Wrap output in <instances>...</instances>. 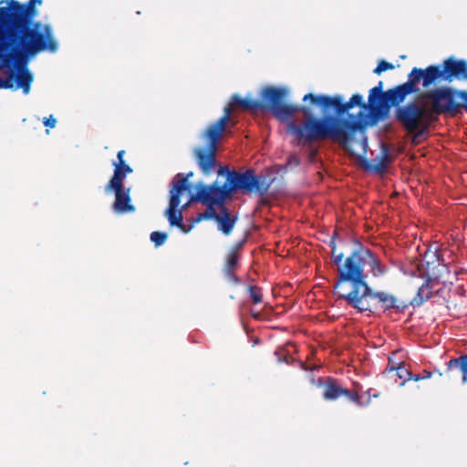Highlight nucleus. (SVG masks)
<instances>
[{
    "label": "nucleus",
    "instance_id": "obj_1",
    "mask_svg": "<svg viewBox=\"0 0 467 467\" xmlns=\"http://www.w3.org/2000/svg\"><path fill=\"white\" fill-rule=\"evenodd\" d=\"M11 13L3 16L8 20L0 27V70L9 68L19 53L31 56L42 51L55 52L57 44L49 25L33 23L26 10L16 5Z\"/></svg>",
    "mask_w": 467,
    "mask_h": 467
},
{
    "label": "nucleus",
    "instance_id": "obj_2",
    "mask_svg": "<svg viewBox=\"0 0 467 467\" xmlns=\"http://www.w3.org/2000/svg\"><path fill=\"white\" fill-rule=\"evenodd\" d=\"M365 265H368L373 276H381L388 272V267L382 264L369 249L360 247L348 256L344 264L338 267V282L335 289H339L343 283H349L351 290L369 286L366 281Z\"/></svg>",
    "mask_w": 467,
    "mask_h": 467
},
{
    "label": "nucleus",
    "instance_id": "obj_3",
    "mask_svg": "<svg viewBox=\"0 0 467 467\" xmlns=\"http://www.w3.org/2000/svg\"><path fill=\"white\" fill-rule=\"evenodd\" d=\"M184 193H189L187 178H184L183 173H178L171 182L169 194V205L164 212V215L171 227H178L182 233L188 234L195 224L202 220L213 219L216 221L220 213H216L213 208L214 205H207L208 207L204 213H198L191 220L189 225L184 224L182 211L185 209H182V204Z\"/></svg>",
    "mask_w": 467,
    "mask_h": 467
},
{
    "label": "nucleus",
    "instance_id": "obj_4",
    "mask_svg": "<svg viewBox=\"0 0 467 467\" xmlns=\"http://www.w3.org/2000/svg\"><path fill=\"white\" fill-rule=\"evenodd\" d=\"M344 120L333 116L321 119L311 117L306 119L302 125L289 122L286 131L295 135L296 139L304 140L305 143L327 138L337 140V137L343 136L341 127Z\"/></svg>",
    "mask_w": 467,
    "mask_h": 467
},
{
    "label": "nucleus",
    "instance_id": "obj_5",
    "mask_svg": "<svg viewBox=\"0 0 467 467\" xmlns=\"http://www.w3.org/2000/svg\"><path fill=\"white\" fill-rule=\"evenodd\" d=\"M289 95V88L286 87L273 88L267 87L261 92L262 103L254 99H244V109H254L260 107L268 109L272 113L281 120H286L294 116L299 109L306 116L310 113V109L306 107H299L294 104L285 103V99Z\"/></svg>",
    "mask_w": 467,
    "mask_h": 467
},
{
    "label": "nucleus",
    "instance_id": "obj_6",
    "mask_svg": "<svg viewBox=\"0 0 467 467\" xmlns=\"http://www.w3.org/2000/svg\"><path fill=\"white\" fill-rule=\"evenodd\" d=\"M125 150H121L117 154V160L113 161L114 172L112 178L105 186L106 193H114L115 201L112 204V210L117 214H124L135 211L131 204L130 190L124 187L123 181L128 174L132 172V169L128 165L123 157Z\"/></svg>",
    "mask_w": 467,
    "mask_h": 467
},
{
    "label": "nucleus",
    "instance_id": "obj_7",
    "mask_svg": "<svg viewBox=\"0 0 467 467\" xmlns=\"http://www.w3.org/2000/svg\"><path fill=\"white\" fill-rule=\"evenodd\" d=\"M231 109L224 108V114L213 124L210 125L202 134V139L208 142L206 148H196L194 154L197 163L204 174L212 173L215 169V153L217 143L230 120Z\"/></svg>",
    "mask_w": 467,
    "mask_h": 467
},
{
    "label": "nucleus",
    "instance_id": "obj_8",
    "mask_svg": "<svg viewBox=\"0 0 467 467\" xmlns=\"http://www.w3.org/2000/svg\"><path fill=\"white\" fill-rule=\"evenodd\" d=\"M395 118L408 132L413 134L412 142L418 144L429 130L432 113L424 106L410 102L397 107Z\"/></svg>",
    "mask_w": 467,
    "mask_h": 467
},
{
    "label": "nucleus",
    "instance_id": "obj_9",
    "mask_svg": "<svg viewBox=\"0 0 467 467\" xmlns=\"http://www.w3.org/2000/svg\"><path fill=\"white\" fill-rule=\"evenodd\" d=\"M338 296L360 312L372 311L377 306L386 311L395 307L397 303V298L393 295L375 292L369 286L350 290L347 294H339Z\"/></svg>",
    "mask_w": 467,
    "mask_h": 467
},
{
    "label": "nucleus",
    "instance_id": "obj_10",
    "mask_svg": "<svg viewBox=\"0 0 467 467\" xmlns=\"http://www.w3.org/2000/svg\"><path fill=\"white\" fill-rule=\"evenodd\" d=\"M368 123V117L360 112L354 120H344L342 123L343 136L337 137L339 142L348 151L358 158H364L368 151V139L365 134V126Z\"/></svg>",
    "mask_w": 467,
    "mask_h": 467
},
{
    "label": "nucleus",
    "instance_id": "obj_11",
    "mask_svg": "<svg viewBox=\"0 0 467 467\" xmlns=\"http://www.w3.org/2000/svg\"><path fill=\"white\" fill-rule=\"evenodd\" d=\"M417 90L414 80L410 78L407 82L386 92H382V82L379 81L378 86L370 89L368 103L373 111L379 112L388 103L398 106L405 100L407 96L415 93Z\"/></svg>",
    "mask_w": 467,
    "mask_h": 467
},
{
    "label": "nucleus",
    "instance_id": "obj_12",
    "mask_svg": "<svg viewBox=\"0 0 467 467\" xmlns=\"http://www.w3.org/2000/svg\"><path fill=\"white\" fill-rule=\"evenodd\" d=\"M307 100H311L312 103L321 106L324 109V111L333 109L337 112V115H343L348 112L355 106H359V111L357 116L349 115V119L348 120L357 119L360 112H364L368 117V108H370L369 104L366 105L363 103V97L360 94L353 95L348 102H343V99L341 96H334L328 97L326 95H313L311 93L306 94L303 98V101L306 102ZM374 112L372 109H370Z\"/></svg>",
    "mask_w": 467,
    "mask_h": 467
},
{
    "label": "nucleus",
    "instance_id": "obj_13",
    "mask_svg": "<svg viewBox=\"0 0 467 467\" xmlns=\"http://www.w3.org/2000/svg\"><path fill=\"white\" fill-rule=\"evenodd\" d=\"M192 176V172H189L184 178H187V185L189 186V193H184L186 202L182 203V209H187L191 203L199 201L205 205H218L223 206L225 200L231 194L228 191V185L225 182L223 185L219 186L217 182L212 185L200 184L197 193L192 192V185L189 182V177Z\"/></svg>",
    "mask_w": 467,
    "mask_h": 467
},
{
    "label": "nucleus",
    "instance_id": "obj_14",
    "mask_svg": "<svg viewBox=\"0 0 467 467\" xmlns=\"http://www.w3.org/2000/svg\"><path fill=\"white\" fill-rule=\"evenodd\" d=\"M218 174L226 176L228 191L231 193L236 190H241L244 192H258L265 193L268 189V185H264L263 179L255 176L251 170L244 172H236L230 171L226 167H220Z\"/></svg>",
    "mask_w": 467,
    "mask_h": 467
},
{
    "label": "nucleus",
    "instance_id": "obj_15",
    "mask_svg": "<svg viewBox=\"0 0 467 467\" xmlns=\"http://www.w3.org/2000/svg\"><path fill=\"white\" fill-rule=\"evenodd\" d=\"M425 97L432 101L431 113L456 111L460 107L458 98L461 97V94L449 88L435 89L428 92Z\"/></svg>",
    "mask_w": 467,
    "mask_h": 467
},
{
    "label": "nucleus",
    "instance_id": "obj_16",
    "mask_svg": "<svg viewBox=\"0 0 467 467\" xmlns=\"http://www.w3.org/2000/svg\"><path fill=\"white\" fill-rule=\"evenodd\" d=\"M409 78L414 80L416 87L419 81L421 79L422 86L424 88H429L431 85L435 83L436 80H443V73L442 69L439 66H429L425 69L413 67L411 72L409 74Z\"/></svg>",
    "mask_w": 467,
    "mask_h": 467
},
{
    "label": "nucleus",
    "instance_id": "obj_17",
    "mask_svg": "<svg viewBox=\"0 0 467 467\" xmlns=\"http://www.w3.org/2000/svg\"><path fill=\"white\" fill-rule=\"evenodd\" d=\"M443 80L451 81L452 78L467 79V64L463 60L446 59L442 67Z\"/></svg>",
    "mask_w": 467,
    "mask_h": 467
},
{
    "label": "nucleus",
    "instance_id": "obj_18",
    "mask_svg": "<svg viewBox=\"0 0 467 467\" xmlns=\"http://www.w3.org/2000/svg\"><path fill=\"white\" fill-rule=\"evenodd\" d=\"M36 0H29L26 5L19 3L18 1H11L7 6H2L0 7V27L8 26L9 22L8 20L3 19V16H7L10 14L11 10L15 8L16 5L20 6L22 9L26 10L27 13V16L30 17V21H33V18L35 16L36 11L34 9Z\"/></svg>",
    "mask_w": 467,
    "mask_h": 467
},
{
    "label": "nucleus",
    "instance_id": "obj_19",
    "mask_svg": "<svg viewBox=\"0 0 467 467\" xmlns=\"http://www.w3.org/2000/svg\"><path fill=\"white\" fill-rule=\"evenodd\" d=\"M33 78L25 63L16 66V88H22L24 94H28Z\"/></svg>",
    "mask_w": 467,
    "mask_h": 467
},
{
    "label": "nucleus",
    "instance_id": "obj_20",
    "mask_svg": "<svg viewBox=\"0 0 467 467\" xmlns=\"http://www.w3.org/2000/svg\"><path fill=\"white\" fill-rule=\"evenodd\" d=\"M237 216H231L227 209L223 206L221 213L216 219L218 230L221 231L224 235H229L237 222Z\"/></svg>",
    "mask_w": 467,
    "mask_h": 467
},
{
    "label": "nucleus",
    "instance_id": "obj_21",
    "mask_svg": "<svg viewBox=\"0 0 467 467\" xmlns=\"http://www.w3.org/2000/svg\"><path fill=\"white\" fill-rule=\"evenodd\" d=\"M342 395L348 396L354 401L358 400V399L357 394H350L348 389H342L335 383H329L327 385L324 392V398L326 400H336Z\"/></svg>",
    "mask_w": 467,
    "mask_h": 467
},
{
    "label": "nucleus",
    "instance_id": "obj_22",
    "mask_svg": "<svg viewBox=\"0 0 467 467\" xmlns=\"http://www.w3.org/2000/svg\"><path fill=\"white\" fill-rule=\"evenodd\" d=\"M432 295V289L430 285V280H426L418 289L417 296L412 300V305L420 306L427 301Z\"/></svg>",
    "mask_w": 467,
    "mask_h": 467
},
{
    "label": "nucleus",
    "instance_id": "obj_23",
    "mask_svg": "<svg viewBox=\"0 0 467 467\" xmlns=\"http://www.w3.org/2000/svg\"><path fill=\"white\" fill-rule=\"evenodd\" d=\"M459 367L462 372V383L467 382V355L461 356L458 358L451 359L448 362V368L452 369L453 368Z\"/></svg>",
    "mask_w": 467,
    "mask_h": 467
},
{
    "label": "nucleus",
    "instance_id": "obj_24",
    "mask_svg": "<svg viewBox=\"0 0 467 467\" xmlns=\"http://www.w3.org/2000/svg\"><path fill=\"white\" fill-rule=\"evenodd\" d=\"M150 241L154 243L155 246L158 247L162 245L166 242L168 234L164 232H152L150 234Z\"/></svg>",
    "mask_w": 467,
    "mask_h": 467
},
{
    "label": "nucleus",
    "instance_id": "obj_25",
    "mask_svg": "<svg viewBox=\"0 0 467 467\" xmlns=\"http://www.w3.org/2000/svg\"><path fill=\"white\" fill-rule=\"evenodd\" d=\"M330 245L332 247V261L337 265L338 268L339 265L344 264V254L342 252H337L334 240H331Z\"/></svg>",
    "mask_w": 467,
    "mask_h": 467
},
{
    "label": "nucleus",
    "instance_id": "obj_26",
    "mask_svg": "<svg viewBox=\"0 0 467 467\" xmlns=\"http://www.w3.org/2000/svg\"><path fill=\"white\" fill-rule=\"evenodd\" d=\"M238 255L235 252L232 251L227 256L226 271L231 272L237 265Z\"/></svg>",
    "mask_w": 467,
    "mask_h": 467
},
{
    "label": "nucleus",
    "instance_id": "obj_27",
    "mask_svg": "<svg viewBox=\"0 0 467 467\" xmlns=\"http://www.w3.org/2000/svg\"><path fill=\"white\" fill-rule=\"evenodd\" d=\"M250 297L252 298L254 304H259L262 301V293L261 290L255 286H251L249 288Z\"/></svg>",
    "mask_w": 467,
    "mask_h": 467
},
{
    "label": "nucleus",
    "instance_id": "obj_28",
    "mask_svg": "<svg viewBox=\"0 0 467 467\" xmlns=\"http://www.w3.org/2000/svg\"><path fill=\"white\" fill-rule=\"evenodd\" d=\"M394 66L391 63L386 62L384 60L380 61L377 67L373 70V72L377 75L381 74L383 71L393 69Z\"/></svg>",
    "mask_w": 467,
    "mask_h": 467
},
{
    "label": "nucleus",
    "instance_id": "obj_29",
    "mask_svg": "<svg viewBox=\"0 0 467 467\" xmlns=\"http://www.w3.org/2000/svg\"><path fill=\"white\" fill-rule=\"evenodd\" d=\"M390 370H396L397 371V376L400 378V379H404L406 378L407 376H411V373H410L407 368L404 367V366H399L398 368H391Z\"/></svg>",
    "mask_w": 467,
    "mask_h": 467
},
{
    "label": "nucleus",
    "instance_id": "obj_30",
    "mask_svg": "<svg viewBox=\"0 0 467 467\" xmlns=\"http://www.w3.org/2000/svg\"><path fill=\"white\" fill-rule=\"evenodd\" d=\"M299 164H300V159L298 156H296V155L289 156L287 163H286L287 166L294 168V167L298 166Z\"/></svg>",
    "mask_w": 467,
    "mask_h": 467
},
{
    "label": "nucleus",
    "instance_id": "obj_31",
    "mask_svg": "<svg viewBox=\"0 0 467 467\" xmlns=\"http://www.w3.org/2000/svg\"><path fill=\"white\" fill-rule=\"evenodd\" d=\"M13 88V80L12 78L9 77L7 78H0V88Z\"/></svg>",
    "mask_w": 467,
    "mask_h": 467
},
{
    "label": "nucleus",
    "instance_id": "obj_32",
    "mask_svg": "<svg viewBox=\"0 0 467 467\" xmlns=\"http://www.w3.org/2000/svg\"><path fill=\"white\" fill-rule=\"evenodd\" d=\"M45 126L54 128L56 126V119L51 115L48 118H45L43 120Z\"/></svg>",
    "mask_w": 467,
    "mask_h": 467
},
{
    "label": "nucleus",
    "instance_id": "obj_33",
    "mask_svg": "<svg viewBox=\"0 0 467 467\" xmlns=\"http://www.w3.org/2000/svg\"><path fill=\"white\" fill-rule=\"evenodd\" d=\"M231 101H232L233 105H237V106L243 107V102L242 101H244V99L242 97H240L239 95H237V94H234L232 97Z\"/></svg>",
    "mask_w": 467,
    "mask_h": 467
},
{
    "label": "nucleus",
    "instance_id": "obj_34",
    "mask_svg": "<svg viewBox=\"0 0 467 467\" xmlns=\"http://www.w3.org/2000/svg\"><path fill=\"white\" fill-rule=\"evenodd\" d=\"M316 152H317V150H313V149H312V150H310V154H309V158H310V160H313V158H314V157H315V155H316Z\"/></svg>",
    "mask_w": 467,
    "mask_h": 467
},
{
    "label": "nucleus",
    "instance_id": "obj_35",
    "mask_svg": "<svg viewBox=\"0 0 467 467\" xmlns=\"http://www.w3.org/2000/svg\"><path fill=\"white\" fill-rule=\"evenodd\" d=\"M409 379H413L415 381H418L421 379V377L420 375H415L414 377H412V375H411V376H410Z\"/></svg>",
    "mask_w": 467,
    "mask_h": 467
},
{
    "label": "nucleus",
    "instance_id": "obj_36",
    "mask_svg": "<svg viewBox=\"0 0 467 467\" xmlns=\"http://www.w3.org/2000/svg\"><path fill=\"white\" fill-rule=\"evenodd\" d=\"M430 376H431V373L425 374L426 378H430Z\"/></svg>",
    "mask_w": 467,
    "mask_h": 467
},
{
    "label": "nucleus",
    "instance_id": "obj_37",
    "mask_svg": "<svg viewBox=\"0 0 467 467\" xmlns=\"http://www.w3.org/2000/svg\"><path fill=\"white\" fill-rule=\"evenodd\" d=\"M430 376H431V373L425 374L426 378H430Z\"/></svg>",
    "mask_w": 467,
    "mask_h": 467
}]
</instances>
